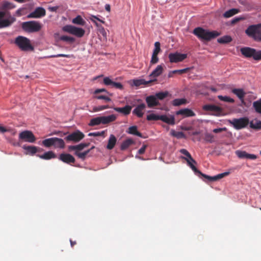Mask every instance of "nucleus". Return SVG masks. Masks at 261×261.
<instances>
[{"label": "nucleus", "mask_w": 261, "mask_h": 261, "mask_svg": "<svg viewBox=\"0 0 261 261\" xmlns=\"http://www.w3.org/2000/svg\"><path fill=\"white\" fill-rule=\"evenodd\" d=\"M15 45L22 51L33 52L35 50L32 41L23 36H18L14 40Z\"/></svg>", "instance_id": "1"}, {"label": "nucleus", "mask_w": 261, "mask_h": 261, "mask_svg": "<svg viewBox=\"0 0 261 261\" xmlns=\"http://www.w3.org/2000/svg\"><path fill=\"white\" fill-rule=\"evenodd\" d=\"M240 51L246 58H252L255 61L261 60V50L250 47H243L241 48Z\"/></svg>", "instance_id": "2"}, {"label": "nucleus", "mask_w": 261, "mask_h": 261, "mask_svg": "<svg viewBox=\"0 0 261 261\" xmlns=\"http://www.w3.org/2000/svg\"><path fill=\"white\" fill-rule=\"evenodd\" d=\"M117 117L114 114L107 116L97 117L91 119L89 125L90 126H95L100 124H107L116 120Z\"/></svg>", "instance_id": "3"}, {"label": "nucleus", "mask_w": 261, "mask_h": 261, "mask_svg": "<svg viewBox=\"0 0 261 261\" xmlns=\"http://www.w3.org/2000/svg\"><path fill=\"white\" fill-rule=\"evenodd\" d=\"M16 21V18L10 15V12L0 11V29L10 27Z\"/></svg>", "instance_id": "4"}, {"label": "nucleus", "mask_w": 261, "mask_h": 261, "mask_svg": "<svg viewBox=\"0 0 261 261\" xmlns=\"http://www.w3.org/2000/svg\"><path fill=\"white\" fill-rule=\"evenodd\" d=\"M24 31L27 32H38L41 29V24L36 21H29L24 22L21 25Z\"/></svg>", "instance_id": "5"}, {"label": "nucleus", "mask_w": 261, "mask_h": 261, "mask_svg": "<svg viewBox=\"0 0 261 261\" xmlns=\"http://www.w3.org/2000/svg\"><path fill=\"white\" fill-rule=\"evenodd\" d=\"M228 122L236 129H241L247 126L249 123V120L247 117H242L239 119L233 118L229 120Z\"/></svg>", "instance_id": "6"}, {"label": "nucleus", "mask_w": 261, "mask_h": 261, "mask_svg": "<svg viewBox=\"0 0 261 261\" xmlns=\"http://www.w3.org/2000/svg\"><path fill=\"white\" fill-rule=\"evenodd\" d=\"M85 137L84 134L81 131L77 130L65 138L66 141H73L74 142H78L82 140Z\"/></svg>", "instance_id": "7"}, {"label": "nucleus", "mask_w": 261, "mask_h": 261, "mask_svg": "<svg viewBox=\"0 0 261 261\" xmlns=\"http://www.w3.org/2000/svg\"><path fill=\"white\" fill-rule=\"evenodd\" d=\"M19 138L20 140L29 143H34L36 140L35 136L30 130H24L21 132L19 135Z\"/></svg>", "instance_id": "8"}, {"label": "nucleus", "mask_w": 261, "mask_h": 261, "mask_svg": "<svg viewBox=\"0 0 261 261\" xmlns=\"http://www.w3.org/2000/svg\"><path fill=\"white\" fill-rule=\"evenodd\" d=\"M187 57V55L185 54H180L178 53H171L169 55V59L171 63H177L185 60Z\"/></svg>", "instance_id": "9"}, {"label": "nucleus", "mask_w": 261, "mask_h": 261, "mask_svg": "<svg viewBox=\"0 0 261 261\" xmlns=\"http://www.w3.org/2000/svg\"><path fill=\"white\" fill-rule=\"evenodd\" d=\"M103 82L105 85L110 86L112 88H114L121 90L123 89V86L121 83L114 82L109 77H104Z\"/></svg>", "instance_id": "10"}, {"label": "nucleus", "mask_w": 261, "mask_h": 261, "mask_svg": "<svg viewBox=\"0 0 261 261\" xmlns=\"http://www.w3.org/2000/svg\"><path fill=\"white\" fill-rule=\"evenodd\" d=\"M197 37L203 42L206 43L213 39L215 38L216 37L221 34H195Z\"/></svg>", "instance_id": "11"}, {"label": "nucleus", "mask_w": 261, "mask_h": 261, "mask_svg": "<svg viewBox=\"0 0 261 261\" xmlns=\"http://www.w3.org/2000/svg\"><path fill=\"white\" fill-rule=\"evenodd\" d=\"M62 31L67 33H85V30L81 27L71 25H66L62 28Z\"/></svg>", "instance_id": "12"}, {"label": "nucleus", "mask_w": 261, "mask_h": 261, "mask_svg": "<svg viewBox=\"0 0 261 261\" xmlns=\"http://www.w3.org/2000/svg\"><path fill=\"white\" fill-rule=\"evenodd\" d=\"M45 10L42 7L37 8L28 15V18H40L45 15Z\"/></svg>", "instance_id": "13"}, {"label": "nucleus", "mask_w": 261, "mask_h": 261, "mask_svg": "<svg viewBox=\"0 0 261 261\" xmlns=\"http://www.w3.org/2000/svg\"><path fill=\"white\" fill-rule=\"evenodd\" d=\"M59 159L63 162L71 164L74 163L75 162V158L70 154L69 153H61L60 154Z\"/></svg>", "instance_id": "14"}, {"label": "nucleus", "mask_w": 261, "mask_h": 261, "mask_svg": "<svg viewBox=\"0 0 261 261\" xmlns=\"http://www.w3.org/2000/svg\"><path fill=\"white\" fill-rule=\"evenodd\" d=\"M236 154L240 159H248L250 160H255L257 159V156L253 154H249L245 151L237 150L235 152Z\"/></svg>", "instance_id": "15"}, {"label": "nucleus", "mask_w": 261, "mask_h": 261, "mask_svg": "<svg viewBox=\"0 0 261 261\" xmlns=\"http://www.w3.org/2000/svg\"><path fill=\"white\" fill-rule=\"evenodd\" d=\"M146 101L149 108H153L160 105L155 95H150L146 98Z\"/></svg>", "instance_id": "16"}, {"label": "nucleus", "mask_w": 261, "mask_h": 261, "mask_svg": "<svg viewBox=\"0 0 261 261\" xmlns=\"http://www.w3.org/2000/svg\"><path fill=\"white\" fill-rule=\"evenodd\" d=\"M231 92L239 98L242 103H245L244 97L246 93L243 89L234 88L231 90Z\"/></svg>", "instance_id": "17"}, {"label": "nucleus", "mask_w": 261, "mask_h": 261, "mask_svg": "<svg viewBox=\"0 0 261 261\" xmlns=\"http://www.w3.org/2000/svg\"><path fill=\"white\" fill-rule=\"evenodd\" d=\"M177 115H182L185 117H192L195 115V113L191 110L185 108L180 109L176 112Z\"/></svg>", "instance_id": "18"}, {"label": "nucleus", "mask_w": 261, "mask_h": 261, "mask_svg": "<svg viewBox=\"0 0 261 261\" xmlns=\"http://www.w3.org/2000/svg\"><path fill=\"white\" fill-rule=\"evenodd\" d=\"M113 109L118 113H121L124 115L127 116L130 113L132 107L130 106L126 105L125 107L122 108L114 107Z\"/></svg>", "instance_id": "19"}, {"label": "nucleus", "mask_w": 261, "mask_h": 261, "mask_svg": "<svg viewBox=\"0 0 261 261\" xmlns=\"http://www.w3.org/2000/svg\"><path fill=\"white\" fill-rule=\"evenodd\" d=\"M202 108L204 111L214 112L217 114H220L222 111L220 107L214 105H205Z\"/></svg>", "instance_id": "20"}, {"label": "nucleus", "mask_w": 261, "mask_h": 261, "mask_svg": "<svg viewBox=\"0 0 261 261\" xmlns=\"http://www.w3.org/2000/svg\"><path fill=\"white\" fill-rule=\"evenodd\" d=\"M146 108L144 103H141L137 106V107L133 110V113L139 118L143 117L144 114V110Z\"/></svg>", "instance_id": "21"}, {"label": "nucleus", "mask_w": 261, "mask_h": 261, "mask_svg": "<svg viewBox=\"0 0 261 261\" xmlns=\"http://www.w3.org/2000/svg\"><path fill=\"white\" fill-rule=\"evenodd\" d=\"M229 174V172H225L219 174L216 176H210L208 175H207L206 174H202V177L207 179L209 181H216L217 180H219L221 178H222L223 177L228 175Z\"/></svg>", "instance_id": "22"}, {"label": "nucleus", "mask_w": 261, "mask_h": 261, "mask_svg": "<svg viewBox=\"0 0 261 261\" xmlns=\"http://www.w3.org/2000/svg\"><path fill=\"white\" fill-rule=\"evenodd\" d=\"M163 72V67L162 65H158L156 68L150 74L149 77L154 78L152 81H156V78L160 76Z\"/></svg>", "instance_id": "23"}, {"label": "nucleus", "mask_w": 261, "mask_h": 261, "mask_svg": "<svg viewBox=\"0 0 261 261\" xmlns=\"http://www.w3.org/2000/svg\"><path fill=\"white\" fill-rule=\"evenodd\" d=\"M58 39L70 45L73 44L75 42V38L67 35H62L59 37Z\"/></svg>", "instance_id": "24"}, {"label": "nucleus", "mask_w": 261, "mask_h": 261, "mask_svg": "<svg viewBox=\"0 0 261 261\" xmlns=\"http://www.w3.org/2000/svg\"><path fill=\"white\" fill-rule=\"evenodd\" d=\"M245 33H261V23L250 25Z\"/></svg>", "instance_id": "25"}, {"label": "nucleus", "mask_w": 261, "mask_h": 261, "mask_svg": "<svg viewBox=\"0 0 261 261\" xmlns=\"http://www.w3.org/2000/svg\"><path fill=\"white\" fill-rule=\"evenodd\" d=\"M160 120L170 125L175 124V119L173 116L161 115Z\"/></svg>", "instance_id": "26"}, {"label": "nucleus", "mask_w": 261, "mask_h": 261, "mask_svg": "<svg viewBox=\"0 0 261 261\" xmlns=\"http://www.w3.org/2000/svg\"><path fill=\"white\" fill-rule=\"evenodd\" d=\"M38 156L43 160H50L51 159H55L57 157L56 154L53 151H48L45 152L43 154L38 155Z\"/></svg>", "instance_id": "27"}, {"label": "nucleus", "mask_w": 261, "mask_h": 261, "mask_svg": "<svg viewBox=\"0 0 261 261\" xmlns=\"http://www.w3.org/2000/svg\"><path fill=\"white\" fill-rule=\"evenodd\" d=\"M116 141H117V139H116V137L114 135H112V134L110 136V137H109V139L108 140V143L107 145V148L109 150L112 149L114 147V146L116 143Z\"/></svg>", "instance_id": "28"}, {"label": "nucleus", "mask_w": 261, "mask_h": 261, "mask_svg": "<svg viewBox=\"0 0 261 261\" xmlns=\"http://www.w3.org/2000/svg\"><path fill=\"white\" fill-rule=\"evenodd\" d=\"M134 143L135 142L132 139H127L122 143L120 146V149L121 150H125Z\"/></svg>", "instance_id": "29"}, {"label": "nucleus", "mask_w": 261, "mask_h": 261, "mask_svg": "<svg viewBox=\"0 0 261 261\" xmlns=\"http://www.w3.org/2000/svg\"><path fill=\"white\" fill-rule=\"evenodd\" d=\"M72 22L79 26H84L86 24L85 20L82 17L81 15H77L76 17L72 20Z\"/></svg>", "instance_id": "30"}, {"label": "nucleus", "mask_w": 261, "mask_h": 261, "mask_svg": "<svg viewBox=\"0 0 261 261\" xmlns=\"http://www.w3.org/2000/svg\"><path fill=\"white\" fill-rule=\"evenodd\" d=\"M22 148L27 151V154L33 155L38 151V147L34 146L23 145Z\"/></svg>", "instance_id": "31"}, {"label": "nucleus", "mask_w": 261, "mask_h": 261, "mask_svg": "<svg viewBox=\"0 0 261 261\" xmlns=\"http://www.w3.org/2000/svg\"><path fill=\"white\" fill-rule=\"evenodd\" d=\"M65 144L62 139L55 137L54 146L55 148H64Z\"/></svg>", "instance_id": "32"}, {"label": "nucleus", "mask_w": 261, "mask_h": 261, "mask_svg": "<svg viewBox=\"0 0 261 261\" xmlns=\"http://www.w3.org/2000/svg\"><path fill=\"white\" fill-rule=\"evenodd\" d=\"M187 163L188 165L192 169V170L195 172L196 174H199L202 176V174H204L201 172H200L199 170L197 169V168L195 167L194 163H193L192 161H191L190 159L187 160Z\"/></svg>", "instance_id": "33"}, {"label": "nucleus", "mask_w": 261, "mask_h": 261, "mask_svg": "<svg viewBox=\"0 0 261 261\" xmlns=\"http://www.w3.org/2000/svg\"><path fill=\"white\" fill-rule=\"evenodd\" d=\"M179 152L186 156V158L182 157L183 159L185 160L186 161H187V160H188V159H190L193 163H194V164H197V162H196V161L194 159H193L191 154L186 149H181L179 150Z\"/></svg>", "instance_id": "34"}, {"label": "nucleus", "mask_w": 261, "mask_h": 261, "mask_svg": "<svg viewBox=\"0 0 261 261\" xmlns=\"http://www.w3.org/2000/svg\"><path fill=\"white\" fill-rule=\"evenodd\" d=\"M240 12L239 9L236 8L231 9L227 11H226L223 14V16L225 18H229L233 15L238 13Z\"/></svg>", "instance_id": "35"}, {"label": "nucleus", "mask_w": 261, "mask_h": 261, "mask_svg": "<svg viewBox=\"0 0 261 261\" xmlns=\"http://www.w3.org/2000/svg\"><path fill=\"white\" fill-rule=\"evenodd\" d=\"M250 127L257 130L261 129V121L257 119L251 121L250 122Z\"/></svg>", "instance_id": "36"}, {"label": "nucleus", "mask_w": 261, "mask_h": 261, "mask_svg": "<svg viewBox=\"0 0 261 261\" xmlns=\"http://www.w3.org/2000/svg\"><path fill=\"white\" fill-rule=\"evenodd\" d=\"M15 5L12 3L8 1L4 2L1 6V9L2 10H9L14 8Z\"/></svg>", "instance_id": "37"}, {"label": "nucleus", "mask_w": 261, "mask_h": 261, "mask_svg": "<svg viewBox=\"0 0 261 261\" xmlns=\"http://www.w3.org/2000/svg\"><path fill=\"white\" fill-rule=\"evenodd\" d=\"M94 146H92L90 149L85 151L83 152H80L79 151H75L74 154L78 156L79 158L84 160L85 159L86 155L89 153L90 151L92 149L94 148Z\"/></svg>", "instance_id": "38"}, {"label": "nucleus", "mask_w": 261, "mask_h": 261, "mask_svg": "<svg viewBox=\"0 0 261 261\" xmlns=\"http://www.w3.org/2000/svg\"><path fill=\"white\" fill-rule=\"evenodd\" d=\"M232 41V38L228 35L224 36L217 39L218 42L221 44H226Z\"/></svg>", "instance_id": "39"}, {"label": "nucleus", "mask_w": 261, "mask_h": 261, "mask_svg": "<svg viewBox=\"0 0 261 261\" xmlns=\"http://www.w3.org/2000/svg\"><path fill=\"white\" fill-rule=\"evenodd\" d=\"M127 132L130 134L135 135L137 136L142 137V134L138 131L137 127L136 126H132L129 127Z\"/></svg>", "instance_id": "40"}, {"label": "nucleus", "mask_w": 261, "mask_h": 261, "mask_svg": "<svg viewBox=\"0 0 261 261\" xmlns=\"http://www.w3.org/2000/svg\"><path fill=\"white\" fill-rule=\"evenodd\" d=\"M55 137L45 139L42 141V145L45 147H50L54 146Z\"/></svg>", "instance_id": "41"}, {"label": "nucleus", "mask_w": 261, "mask_h": 261, "mask_svg": "<svg viewBox=\"0 0 261 261\" xmlns=\"http://www.w3.org/2000/svg\"><path fill=\"white\" fill-rule=\"evenodd\" d=\"M253 107L257 113L261 114V98L253 102Z\"/></svg>", "instance_id": "42"}, {"label": "nucleus", "mask_w": 261, "mask_h": 261, "mask_svg": "<svg viewBox=\"0 0 261 261\" xmlns=\"http://www.w3.org/2000/svg\"><path fill=\"white\" fill-rule=\"evenodd\" d=\"M192 33H218L216 31H210L208 30H205L201 27H197L195 28Z\"/></svg>", "instance_id": "43"}, {"label": "nucleus", "mask_w": 261, "mask_h": 261, "mask_svg": "<svg viewBox=\"0 0 261 261\" xmlns=\"http://www.w3.org/2000/svg\"><path fill=\"white\" fill-rule=\"evenodd\" d=\"M171 134L172 136L178 139L183 138L185 137L184 133L182 132H176L174 130L171 131Z\"/></svg>", "instance_id": "44"}, {"label": "nucleus", "mask_w": 261, "mask_h": 261, "mask_svg": "<svg viewBox=\"0 0 261 261\" xmlns=\"http://www.w3.org/2000/svg\"><path fill=\"white\" fill-rule=\"evenodd\" d=\"M204 140L209 143H213L215 142L214 136L212 134L206 133L204 135Z\"/></svg>", "instance_id": "45"}, {"label": "nucleus", "mask_w": 261, "mask_h": 261, "mask_svg": "<svg viewBox=\"0 0 261 261\" xmlns=\"http://www.w3.org/2000/svg\"><path fill=\"white\" fill-rule=\"evenodd\" d=\"M168 92L167 91L161 92L156 93L155 95V96L156 97V99L163 100L168 95Z\"/></svg>", "instance_id": "46"}, {"label": "nucleus", "mask_w": 261, "mask_h": 261, "mask_svg": "<svg viewBox=\"0 0 261 261\" xmlns=\"http://www.w3.org/2000/svg\"><path fill=\"white\" fill-rule=\"evenodd\" d=\"M218 98L220 100L225 101V102H230V103H233L234 102V100L233 98H231L230 97H228L227 96L219 95L218 96Z\"/></svg>", "instance_id": "47"}, {"label": "nucleus", "mask_w": 261, "mask_h": 261, "mask_svg": "<svg viewBox=\"0 0 261 261\" xmlns=\"http://www.w3.org/2000/svg\"><path fill=\"white\" fill-rule=\"evenodd\" d=\"M248 36L256 42H261V34H247Z\"/></svg>", "instance_id": "48"}, {"label": "nucleus", "mask_w": 261, "mask_h": 261, "mask_svg": "<svg viewBox=\"0 0 261 261\" xmlns=\"http://www.w3.org/2000/svg\"><path fill=\"white\" fill-rule=\"evenodd\" d=\"M160 117H161V115H156L155 114L152 113V114L148 115L147 116L146 119L148 121H151V120L156 121V120H160Z\"/></svg>", "instance_id": "49"}, {"label": "nucleus", "mask_w": 261, "mask_h": 261, "mask_svg": "<svg viewBox=\"0 0 261 261\" xmlns=\"http://www.w3.org/2000/svg\"><path fill=\"white\" fill-rule=\"evenodd\" d=\"M100 17H101L99 15H97V16H95V15H90L89 17V19L91 21H99L100 23H102L103 24H104L105 23V22L101 19L100 18Z\"/></svg>", "instance_id": "50"}, {"label": "nucleus", "mask_w": 261, "mask_h": 261, "mask_svg": "<svg viewBox=\"0 0 261 261\" xmlns=\"http://www.w3.org/2000/svg\"><path fill=\"white\" fill-rule=\"evenodd\" d=\"M97 27V31L99 33H105L104 28L101 26V23L98 21H91Z\"/></svg>", "instance_id": "51"}, {"label": "nucleus", "mask_w": 261, "mask_h": 261, "mask_svg": "<svg viewBox=\"0 0 261 261\" xmlns=\"http://www.w3.org/2000/svg\"><path fill=\"white\" fill-rule=\"evenodd\" d=\"M113 108L114 107H110L109 105L99 106L94 107L93 108V111L94 112H98V111H102L105 109H109V108H113Z\"/></svg>", "instance_id": "52"}, {"label": "nucleus", "mask_w": 261, "mask_h": 261, "mask_svg": "<svg viewBox=\"0 0 261 261\" xmlns=\"http://www.w3.org/2000/svg\"><path fill=\"white\" fill-rule=\"evenodd\" d=\"M186 103V99H175L173 101V105L175 106H180Z\"/></svg>", "instance_id": "53"}, {"label": "nucleus", "mask_w": 261, "mask_h": 261, "mask_svg": "<svg viewBox=\"0 0 261 261\" xmlns=\"http://www.w3.org/2000/svg\"><path fill=\"white\" fill-rule=\"evenodd\" d=\"M94 98L96 99H103L106 102L111 101V100H112V99L110 97H109L107 96L102 95H96V96H95Z\"/></svg>", "instance_id": "54"}, {"label": "nucleus", "mask_w": 261, "mask_h": 261, "mask_svg": "<svg viewBox=\"0 0 261 261\" xmlns=\"http://www.w3.org/2000/svg\"><path fill=\"white\" fill-rule=\"evenodd\" d=\"M160 50V43L159 42H155L154 43V49H153L152 54L158 55Z\"/></svg>", "instance_id": "55"}, {"label": "nucleus", "mask_w": 261, "mask_h": 261, "mask_svg": "<svg viewBox=\"0 0 261 261\" xmlns=\"http://www.w3.org/2000/svg\"><path fill=\"white\" fill-rule=\"evenodd\" d=\"M105 131L103 130L101 132H96L93 133H90L88 134L89 136L98 137V136H104Z\"/></svg>", "instance_id": "56"}, {"label": "nucleus", "mask_w": 261, "mask_h": 261, "mask_svg": "<svg viewBox=\"0 0 261 261\" xmlns=\"http://www.w3.org/2000/svg\"><path fill=\"white\" fill-rule=\"evenodd\" d=\"M73 56L72 55H65V54H57L54 55H51L48 57V58H58V57H66V58H71L73 57Z\"/></svg>", "instance_id": "57"}, {"label": "nucleus", "mask_w": 261, "mask_h": 261, "mask_svg": "<svg viewBox=\"0 0 261 261\" xmlns=\"http://www.w3.org/2000/svg\"><path fill=\"white\" fill-rule=\"evenodd\" d=\"M159 61V58L158 57V55L152 54L151 61H150V64H154L158 63Z\"/></svg>", "instance_id": "58"}, {"label": "nucleus", "mask_w": 261, "mask_h": 261, "mask_svg": "<svg viewBox=\"0 0 261 261\" xmlns=\"http://www.w3.org/2000/svg\"><path fill=\"white\" fill-rule=\"evenodd\" d=\"M189 70V68L179 69V70H175L173 71V73H178L179 74H182L185 73H186Z\"/></svg>", "instance_id": "59"}, {"label": "nucleus", "mask_w": 261, "mask_h": 261, "mask_svg": "<svg viewBox=\"0 0 261 261\" xmlns=\"http://www.w3.org/2000/svg\"><path fill=\"white\" fill-rule=\"evenodd\" d=\"M106 92L107 93V94H108L110 96H112V94L111 93H110L109 92H108V91L104 89V88H102V89H97L95 90L94 93L95 94H98L99 93H101V92Z\"/></svg>", "instance_id": "60"}, {"label": "nucleus", "mask_w": 261, "mask_h": 261, "mask_svg": "<svg viewBox=\"0 0 261 261\" xmlns=\"http://www.w3.org/2000/svg\"><path fill=\"white\" fill-rule=\"evenodd\" d=\"M149 82H148V83ZM146 83H147V82H146L144 80H137L134 81V84L136 86H139L142 84H144Z\"/></svg>", "instance_id": "61"}, {"label": "nucleus", "mask_w": 261, "mask_h": 261, "mask_svg": "<svg viewBox=\"0 0 261 261\" xmlns=\"http://www.w3.org/2000/svg\"><path fill=\"white\" fill-rule=\"evenodd\" d=\"M147 147V145H143L142 146V147L140 149H139L138 152V153L139 154H143L145 152V150H146Z\"/></svg>", "instance_id": "62"}, {"label": "nucleus", "mask_w": 261, "mask_h": 261, "mask_svg": "<svg viewBox=\"0 0 261 261\" xmlns=\"http://www.w3.org/2000/svg\"><path fill=\"white\" fill-rule=\"evenodd\" d=\"M227 130V128L226 127H223V128H215L213 130V132L215 133H219L223 131H226Z\"/></svg>", "instance_id": "63"}, {"label": "nucleus", "mask_w": 261, "mask_h": 261, "mask_svg": "<svg viewBox=\"0 0 261 261\" xmlns=\"http://www.w3.org/2000/svg\"><path fill=\"white\" fill-rule=\"evenodd\" d=\"M241 19H242V17H235L234 18L231 20V23L232 24H234Z\"/></svg>", "instance_id": "64"}]
</instances>
